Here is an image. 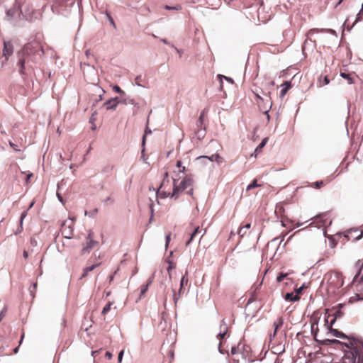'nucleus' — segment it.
I'll return each instance as SVG.
<instances>
[{"label": "nucleus", "instance_id": "obj_1", "mask_svg": "<svg viewBox=\"0 0 363 363\" xmlns=\"http://www.w3.org/2000/svg\"><path fill=\"white\" fill-rule=\"evenodd\" d=\"M43 55V48L41 43L36 40L26 43L16 52V68L24 82L31 77L34 72L33 65Z\"/></svg>", "mask_w": 363, "mask_h": 363}, {"label": "nucleus", "instance_id": "obj_2", "mask_svg": "<svg viewBox=\"0 0 363 363\" xmlns=\"http://www.w3.org/2000/svg\"><path fill=\"white\" fill-rule=\"evenodd\" d=\"M348 342L340 345L349 349L351 352V363H363V340L356 337L354 335H349Z\"/></svg>", "mask_w": 363, "mask_h": 363}, {"label": "nucleus", "instance_id": "obj_3", "mask_svg": "<svg viewBox=\"0 0 363 363\" xmlns=\"http://www.w3.org/2000/svg\"><path fill=\"white\" fill-rule=\"evenodd\" d=\"M22 6V0H15V3L13 7L11 8L10 9L6 10V18L8 21H11L16 18H26V16L23 13Z\"/></svg>", "mask_w": 363, "mask_h": 363}, {"label": "nucleus", "instance_id": "obj_4", "mask_svg": "<svg viewBox=\"0 0 363 363\" xmlns=\"http://www.w3.org/2000/svg\"><path fill=\"white\" fill-rule=\"evenodd\" d=\"M357 269L356 274L354 275L352 282L357 283V290H363V259H359L354 265Z\"/></svg>", "mask_w": 363, "mask_h": 363}, {"label": "nucleus", "instance_id": "obj_5", "mask_svg": "<svg viewBox=\"0 0 363 363\" xmlns=\"http://www.w3.org/2000/svg\"><path fill=\"white\" fill-rule=\"evenodd\" d=\"M13 52V45L11 41H4V48H3V56L5 57V60L2 62V66H4V63L9 60V58L11 55H12Z\"/></svg>", "mask_w": 363, "mask_h": 363}, {"label": "nucleus", "instance_id": "obj_6", "mask_svg": "<svg viewBox=\"0 0 363 363\" xmlns=\"http://www.w3.org/2000/svg\"><path fill=\"white\" fill-rule=\"evenodd\" d=\"M345 236L348 239L353 238L354 240H359L363 237V231L358 228H351L345 233Z\"/></svg>", "mask_w": 363, "mask_h": 363}, {"label": "nucleus", "instance_id": "obj_7", "mask_svg": "<svg viewBox=\"0 0 363 363\" xmlns=\"http://www.w3.org/2000/svg\"><path fill=\"white\" fill-rule=\"evenodd\" d=\"M194 184L193 175L191 174H186L180 182V190H185L189 186H191Z\"/></svg>", "mask_w": 363, "mask_h": 363}, {"label": "nucleus", "instance_id": "obj_8", "mask_svg": "<svg viewBox=\"0 0 363 363\" xmlns=\"http://www.w3.org/2000/svg\"><path fill=\"white\" fill-rule=\"evenodd\" d=\"M258 106H259V110L261 111H262L263 113L267 116L268 120H269L270 116L269 114V111L272 106V101H271V97L269 98V101H267V103H265L264 101V103H262V104L260 102H259Z\"/></svg>", "mask_w": 363, "mask_h": 363}, {"label": "nucleus", "instance_id": "obj_9", "mask_svg": "<svg viewBox=\"0 0 363 363\" xmlns=\"http://www.w3.org/2000/svg\"><path fill=\"white\" fill-rule=\"evenodd\" d=\"M98 243V241H96L94 240H90L89 241H86V245L82 249V255L89 253L91 250H92Z\"/></svg>", "mask_w": 363, "mask_h": 363}, {"label": "nucleus", "instance_id": "obj_10", "mask_svg": "<svg viewBox=\"0 0 363 363\" xmlns=\"http://www.w3.org/2000/svg\"><path fill=\"white\" fill-rule=\"evenodd\" d=\"M197 160H208L210 162L216 161L218 163L222 162L223 158L218 154H213L211 156H199L196 158Z\"/></svg>", "mask_w": 363, "mask_h": 363}, {"label": "nucleus", "instance_id": "obj_11", "mask_svg": "<svg viewBox=\"0 0 363 363\" xmlns=\"http://www.w3.org/2000/svg\"><path fill=\"white\" fill-rule=\"evenodd\" d=\"M314 219L315 220H318L319 223H322L325 226H326L327 225H330L332 223V221L328 220V213H319L315 216Z\"/></svg>", "mask_w": 363, "mask_h": 363}, {"label": "nucleus", "instance_id": "obj_12", "mask_svg": "<svg viewBox=\"0 0 363 363\" xmlns=\"http://www.w3.org/2000/svg\"><path fill=\"white\" fill-rule=\"evenodd\" d=\"M173 179V191L170 195V198L177 199L181 192L184 190H180V184L177 185L178 179L172 178Z\"/></svg>", "mask_w": 363, "mask_h": 363}, {"label": "nucleus", "instance_id": "obj_13", "mask_svg": "<svg viewBox=\"0 0 363 363\" xmlns=\"http://www.w3.org/2000/svg\"><path fill=\"white\" fill-rule=\"evenodd\" d=\"M252 92L255 94L256 98L259 100V102L264 103V99L261 96L260 94H264L269 98H270L271 92L268 91L267 93H264V91L259 88L256 87L255 90H252Z\"/></svg>", "mask_w": 363, "mask_h": 363}, {"label": "nucleus", "instance_id": "obj_14", "mask_svg": "<svg viewBox=\"0 0 363 363\" xmlns=\"http://www.w3.org/2000/svg\"><path fill=\"white\" fill-rule=\"evenodd\" d=\"M281 86L282 87V89L280 91V98L283 99L288 92V91L292 87L291 82L286 80L282 83Z\"/></svg>", "mask_w": 363, "mask_h": 363}, {"label": "nucleus", "instance_id": "obj_15", "mask_svg": "<svg viewBox=\"0 0 363 363\" xmlns=\"http://www.w3.org/2000/svg\"><path fill=\"white\" fill-rule=\"evenodd\" d=\"M121 104L125 105H137V103H135V100L133 99H131L129 96H128L125 92H124L123 94L121 95Z\"/></svg>", "mask_w": 363, "mask_h": 363}, {"label": "nucleus", "instance_id": "obj_16", "mask_svg": "<svg viewBox=\"0 0 363 363\" xmlns=\"http://www.w3.org/2000/svg\"><path fill=\"white\" fill-rule=\"evenodd\" d=\"M201 229L200 228V227L199 226L196 227L194 228V230H193V232L190 234L189 239L186 240V246L189 245L193 242L194 238L196 237L199 236V235L201 233Z\"/></svg>", "mask_w": 363, "mask_h": 363}, {"label": "nucleus", "instance_id": "obj_17", "mask_svg": "<svg viewBox=\"0 0 363 363\" xmlns=\"http://www.w3.org/2000/svg\"><path fill=\"white\" fill-rule=\"evenodd\" d=\"M284 298L290 302H296L299 301V296L295 294V292H288L284 296Z\"/></svg>", "mask_w": 363, "mask_h": 363}, {"label": "nucleus", "instance_id": "obj_18", "mask_svg": "<svg viewBox=\"0 0 363 363\" xmlns=\"http://www.w3.org/2000/svg\"><path fill=\"white\" fill-rule=\"evenodd\" d=\"M103 106L108 111L115 110L118 106V102H114L113 99H111V98L103 104Z\"/></svg>", "mask_w": 363, "mask_h": 363}, {"label": "nucleus", "instance_id": "obj_19", "mask_svg": "<svg viewBox=\"0 0 363 363\" xmlns=\"http://www.w3.org/2000/svg\"><path fill=\"white\" fill-rule=\"evenodd\" d=\"M284 212H285V209L283 206L282 204L281 203H277L276 205V208H275V211H274V213L276 215V216L277 217V218H284Z\"/></svg>", "mask_w": 363, "mask_h": 363}, {"label": "nucleus", "instance_id": "obj_20", "mask_svg": "<svg viewBox=\"0 0 363 363\" xmlns=\"http://www.w3.org/2000/svg\"><path fill=\"white\" fill-rule=\"evenodd\" d=\"M330 333L335 337L341 338V339H346L349 338V335L345 334L343 332L340 331L337 329L331 328L329 330Z\"/></svg>", "mask_w": 363, "mask_h": 363}, {"label": "nucleus", "instance_id": "obj_21", "mask_svg": "<svg viewBox=\"0 0 363 363\" xmlns=\"http://www.w3.org/2000/svg\"><path fill=\"white\" fill-rule=\"evenodd\" d=\"M328 311H329L328 309H325V314H327ZM330 316H331L330 315H325V325L327 326L328 330L333 328V325L335 324V323L337 320V319L335 318L334 317H333L331 320H329V318Z\"/></svg>", "mask_w": 363, "mask_h": 363}, {"label": "nucleus", "instance_id": "obj_22", "mask_svg": "<svg viewBox=\"0 0 363 363\" xmlns=\"http://www.w3.org/2000/svg\"><path fill=\"white\" fill-rule=\"evenodd\" d=\"M100 265V263L99 264H92L91 266H89V267H86L83 270V273L81 275L80 277V279H83V278H85L87 275H88V273L93 271L94 269H96L97 267H99Z\"/></svg>", "mask_w": 363, "mask_h": 363}, {"label": "nucleus", "instance_id": "obj_23", "mask_svg": "<svg viewBox=\"0 0 363 363\" xmlns=\"http://www.w3.org/2000/svg\"><path fill=\"white\" fill-rule=\"evenodd\" d=\"M229 327L225 326V328L220 329V333L216 335V337L222 342L225 338L227 334H228Z\"/></svg>", "mask_w": 363, "mask_h": 363}, {"label": "nucleus", "instance_id": "obj_24", "mask_svg": "<svg viewBox=\"0 0 363 363\" xmlns=\"http://www.w3.org/2000/svg\"><path fill=\"white\" fill-rule=\"evenodd\" d=\"M188 277H187V272H186V274L182 276V277L181 278V280H180V286H179V294H181L182 293H184L183 291V289L184 288V286L187 285L188 284Z\"/></svg>", "mask_w": 363, "mask_h": 363}, {"label": "nucleus", "instance_id": "obj_25", "mask_svg": "<svg viewBox=\"0 0 363 363\" xmlns=\"http://www.w3.org/2000/svg\"><path fill=\"white\" fill-rule=\"evenodd\" d=\"M147 124H148V121H147ZM151 133H152V130L149 128L148 125H147L146 127H145V131H144V134H143V135L142 137L141 146L143 147H144V146H145V145H146L147 135H150Z\"/></svg>", "mask_w": 363, "mask_h": 363}, {"label": "nucleus", "instance_id": "obj_26", "mask_svg": "<svg viewBox=\"0 0 363 363\" xmlns=\"http://www.w3.org/2000/svg\"><path fill=\"white\" fill-rule=\"evenodd\" d=\"M147 82V80L145 77H143L142 75H138L135 79V83L137 86H141V87H146L145 83Z\"/></svg>", "mask_w": 363, "mask_h": 363}, {"label": "nucleus", "instance_id": "obj_27", "mask_svg": "<svg viewBox=\"0 0 363 363\" xmlns=\"http://www.w3.org/2000/svg\"><path fill=\"white\" fill-rule=\"evenodd\" d=\"M363 21V2H362V7H361V9L360 11H359V13L357 14V16H356V18H355V21L353 23L352 26L351 27H348L347 28V30L348 31H350L351 29L352 28V27L354 26V24L358 22V21Z\"/></svg>", "mask_w": 363, "mask_h": 363}, {"label": "nucleus", "instance_id": "obj_28", "mask_svg": "<svg viewBox=\"0 0 363 363\" xmlns=\"http://www.w3.org/2000/svg\"><path fill=\"white\" fill-rule=\"evenodd\" d=\"M26 215H27V213L26 211H23L21 213V215L20 216V220H19V225L17 228L16 231L15 232L16 235H17L23 231V219L26 218Z\"/></svg>", "mask_w": 363, "mask_h": 363}, {"label": "nucleus", "instance_id": "obj_29", "mask_svg": "<svg viewBox=\"0 0 363 363\" xmlns=\"http://www.w3.org/2000/svg\"><path fill=\"white\" fill-rule=\"evenodd\" d=\"M206 127L203 128H198V130L195 131V135L196 136L197 139L201 140H202L205 135H206Z\"/></svg>", "mask_w": 363, "mask_h": 363}, {"label": "nucleus", "instance_id": "obj_30", "mask_svg": "<svg viewBox=\"0 0 363 363\" xmlns=\"http://www.w3.org/2000/svg\"><path fill=\"white\" fill-rule=\"evenodd\" d=\"M284 324V319L282 317H279L277 320L274 323L273 326L275 330V333L282 327Z\"/></svg>", "mask_w": 363, "mask_h": 363}, {"label": "nucleus", "instance_id": "obj_31", "mask_svg": "<svg viewBox=\"0 0 363 363\" xmlns=\"http://www.w3.org/2000/svg\"><path fill=\"white\" fill-rule=\"evenodd\" d=\"M204 118H205V111L201 112L198 120L196 121V126L197 128H203L204 124Z\"/></svg>", "mask_w": 363, "mask_h": 363}, {"label": "nucleus", "instance_id": "obj_32", "mask_svg": "<svg viewBox=\"0 0 363 363\" xmlns=\"http://www.w3.org/2000/svg\"><path fill=\"white\" fill-rule=\"evenodd\" d=\"M166 262L168 264L167 271L169 273V277L171 278V271L176 267V264L172 260H171L169 257L166 259Z\"/></svg>", "mask_w": 363, "mask_h": 363}, {"label": "nucleus", "instance_id": "obj_33", "mask_svg": "<svg viewBox=\"0 0 363 363\" xmlns=\"http://www.w3.org/2000/svg\"><path fill=\"white\" fill-rule=\"evenodd\" d=\"M340 77H342L343 79H346L348 81V84H354V79L352 77H351V74L350 73H347L345 72H340Z\"/></svg>", "mask_w": 363, "mask_h": 363}, {"label": "nucleus", "instance_id": "obj_34", "mask_svg": "<svg viewBox=\"0 0 363 363\" xmlns=\"http://www.w3.org/2000/svg\"><path fill=\"white\" fill-rule=\"evenodd\" d=\"M171 194L168 193L165 191H160V189H157L156 191V197L157 199L160 197V199H166L167 197H170Z\"/></svg>", "mask_w": 363, "mask_h": 363}, {"label": "nucleus", "instance_id": "obj_35", "mask_svg": "<svg viewBox=\"0 0 363 363\" xmlns=\"http://www.w3.org/2000/svg\"><path fill=\"white\" fill-rule=\"evenodd\" d=\"M319 313L318 311H315L313 312V313L312 314V316H311V323L313 324V325H316V329L317 330H318V321H319Z\"/></svg>", "mask_w": 363, "mask_h": 363}, {"label": "nucleus", "instance_id": "obj_36", "mask_svg": "<svg viewBox=\"0 0 363 363\" xmlns=\"http://www.w3.org/2000/svg\"><path fill=\"white\" fill-rule=\"evenodd\" d=\"M307 288V285L306 283H303L301 286L296 287L294 289V292L296 295L299 296V299L301 298V296L303 291Z\"/></svg>", "mask_w": 363, "mask_h": 363}, {"label": "nucleus", "instance_id": "obj_37", "mask_svg": "<svg viewBox=\"0 0 363 363\" xmlns=\"http://www.w3.org/2000/svg\"><path fill=\"white\" fill-rule=\"evenodd\" d=\"M268 142V138H264L262 140L261 143L255 148L256 152H261L263 147L266 145Z\"/></svg>", "mask_w": 363, "mask_h": 363}, {"label": "nucleus", "instance_id": "obj_38", "mask_svg": "<svg viewBox=\"0 0 363 363\" xmlns=\"http://www.w3.org/2000/svg\"><path fill=\"white\" fill-rule=\"evenodd\" d=\"M251 223H246L245 225H243L242 228H240L238 230V235L240 237H243L244 235L246 233V230L250 228Z\"/></svg>", "mask_w": 363, "mask_h": 363}, {"label": "nucleus", "instance_id": "obj_39", "mask_svg": "<svg viewBox=\"0 0 363 363\" xmlns=\"http://www.w3.org/2000/svg\"><path fill=\"white\" fill-rule=\"evenodd\" d=\"M260 184H257V179H254L251 183L247 186L246 191H248L251 189H255L260 186Z\"/></svg>", "mask_w": 363, "mask_h": 363}, {"label": "nucleus", "instance_id": "obj_40", "mask_svg": "<svg viewBox=\"0 0 363 363\" xmlns=\"http://www.w3.org/2000/svg\"><path fill=\"white\" fill-rule=\"evenodd\" d=\"M182 6L180 4H176L174 6L165 5L164 9L168 11H180L182 10Z\"/></svg>", "mask_w": 363, "mask_h": 363}, {"label": "nucleus", "instance_id": "obj_41", "mask_svg": "<svg viewBox=\"0 0 363 363\" xmlns=\"http://www.w3.org/2000/svg\"><path fill=\"white\" fill-rule=\"evenodd\" d=\"M148 287H149L148 284H145L141 286V290H140V293L139 295L140 299H141L145 296V293L148 290Z\"/></svg>", "mask_w": 363, "mask_h": 363}, {"label": "nucleus", "instance_id": "obj_42", "mask_svg": "<svg viewBox=\"0 0 363 363\" xmlns=\"http://www.w3.org/2000/svg\"><path fill=\"white\" fill-rule=\"evenodd\" d=\"M112 89L114 92L119 94L120 95H122L124 94V91L121 89V88L118 85H113L112 87Z\"/></svg>", "mask_w": 363, "mask_h": 363}, {"label": "nucleus", "instance_id": "obj_43", "mask_svg": "<svg viewBox=\"0 0 363 363\" xmlns=\"http://www.w3.org/2000/svg\"><path fill=\"white\" fill-rule=\"evenodd\" d=\"M324 184V182L322 180H320V181H316L314 183L312 184V186L314 187L315 189H320L321 188Z\"/></svg>", "mask_w": 363, "mask_h": 363}, {"label": "nucleus", "instance_id": "obj_44", "mask_svg": "<svg viewBox=\"0 0 363 363\" xmlns=\"http://www.w3.org/2000/svg\"><path fill=\"white\" fill-rule=\"evenodd\" d=\"M62 181L61 182V183H59L57 184V196L59 199V201L62 203L64 204V200H63V198L62 196V195L60 194V193L59 192V189H60V186L62 185Z\"/></svg>", "mask_w": 363, "mask_h": 363}, {"label": "nucleus", "instance_id": "obj_45", "mask_svg": "<svg viewBox=\"0 0 363 363\" xmlns=\"http://www.w3.org/2000/svg\"><path fill=\"white\" fill-rule=\"evenodd\" d=\"M343 315H344V313L341 310L337 309L335 311V312L334 313V314L333 315V316L335 318L337 319V318H342L343 316Z\"/></svg>", "mask_w": 363, "mask_h": 363}, {"label": "nucleus", "instance_id": "obj_46", "mask_svg": "<svg viewBox=\"0 0 363 363\" xmlns=\"http://www.w3.org/2000/svg\"><path fill=\"white\" fill-rule=\"evenodd\" d=\"M112 305V303L111 302H108L103 308L102 311H101V313L103 315H105L111 309V306Z\"/></svg>", "mask_w": 363, "mask_h": 363}, {"label": "nucleus", "instance_id": "obj_47", "mask_svg": "<svg viewBox=\"0 0 363 363\" xmlns=\"http://www.w3.org/2000/svg\"><path fill=\"white\" fill-rule=\"evenodd\" d=\"M318 80L320 84L323 82L324 85H328L330 83V79L328 76H324L323 79L322 77H320Z\"/></svg>", "mask_w": 363, "mask_h": 363}, {"label": "nucleus", "instance_id": "obj_48", "mask_svg": "<svg viewBox=\"0 0 363 363\" xmlns=\"http://www.w3.org/2000/svg\"><path fill=\"white\" fill-rule=\"evenodd\" d=\"M37 289V283H33L29 288L30 294L34 297L35 291Z\"/></svg>", "mask_w": 363, "mask_h": 363}, {"label": "nucleus", "instance_id": "obj_49", "mask_svg": "<svg viewBox=\"0 0 363 363\" xmlns=\"http://www.w3.org/2000/svg\"><path fill=\"white\" fill-rule=\"evenodd\" d=\"M287 277V274L285 273H279L277 277V282H281L286 277Z\"/></svg>", "mask_w": 363, "mask_h": 363}, {"label": "nucleus", "instance_id": "obj_50", "mask_svg": "<svg viewBox=\"0 0 363 363\" xmlns=\"http://www.w3.org/2000/svg\"><path fill=\"white\" fill-rule=\"evenodd\" d=\"M223 75L220 74H218L217 75V77H218V79H219V82H220V85H219V88H218L219 91H222L223 89Z\"/></svg>", "mask_w": 363, "mask_h": 363}, {"label": "nucleus", "instance_id": "obj_51", "mask_svg": "<svg viewBox=\"0 0 363 363\" xmlns=\"http://www.w3.org/2000/svg\"><path fill=\"white\" fill-rule=\"evenodd\" d=\"M113 165H107L104 168L103 172L107 174H110L111 173V171L113 170Z\"/></svg>", "mask_w": 363, "mask_h": 363}, {"label": "nucleus", "instance_id": "obj_52", "mask_svg": "<svg viewBox=\"0 0 363 363\" xmlns=\"http://www.w3.org/2000/svg\"><path fill=\"white\" fill-rule=\"evenodd\" d=\"M98 208H94L91 212L88 213L86 211H85V215H89L90 217L94 218L98 213Z\"/></svg>", "mask_w": 363, "mask_h": 363}, {"label": "nucleus", "instance_id": "obj_53", "mask_svg": "<svg viewBox=\"0 0 363 363\" xmlns=\"http://www.w3.org/2000/svg\"><path fill=\"white\" fill-rule=\"evenodd\" d=\"M361 299H362L361 296L359 294H356L355 296H352V297L350 298L349 302L350 303H353L355 301H359V300H361Z\"/></svg>", "mask_w": 363, "mask_h": 363}, {"label": "nucleus", "instance_id": "obj_54", "mask_svg": "<svg viewBox=\"0 0 363 363\" xmlns=\"http://www.w3.org/2000/svg\"><path fill=\"white\" fill-rule=\"evenodd\" d=\"M172 291H173V301H174V305L177 306V302L179 299L180 294H179V295H177L175 293V291L174 289Z\"/></svg>", "mask_w": 363, "mask_h": 363}, {"label": "nucleus", "instance_id": "obj_55", "mask_svg": "<svg viewBox=\"0 0 363 363\" xmlns=\"http://www.w3.org/2000/svg\"><path fill=\"white\" fill-rule=\"evenodd\" d=\"M6 311H7V308L6 306H4V307L2 308V310L0 312V322L6 315Z\"/></svg>", "mask_w": 363, "mask_h": 363}, {"label": "nucleus", "instance_id": "obj_56", "mask_svg": "<svg viewBox=\"0 0 363 363\" xmlns=\"http://www.w3.org/2000/svg\"><path fill=\"white\" fill-rule=\"evenodd\" d=\"M315 326L313 324L311 323V334L313 335L314 339L316 340L317 333L318 330L317 329H315Z\"/></svg>", "mask_w": 363, "mask_h": 363}, {"label": "nucleus", "instance_id": "obj_57", "mask_svg": "<svg viewBox=\"0 0 363 363\" xmlns=\"http://www.w3.org/2000/svg\"><path fill=\"white\" fill-rule=\"evenodd\" d=\"M315 326L313 324L311 323V334L313 335L314 339L316 340L317 333L318 330L317 329H315Z\"/></svg>", "mask_w": 363, "mask_h": 363}, {"label": "nucleus", "instance_id": "obj_58", "mask_svg": "<svg viewBox=\"0 0 363 363\" xmlns=\"http://www.w3.org/2000/svg\"><path fill=\"white\" fill-rule=\"evenodd\" d=\"M255 300H256V295L253 293L250 296V297L248 298V301H247V306H248L249 304H250L251 303H252Z\"/></svg>", "mask_w": 363, "mask_h": 363}, {"label": "nucleus", "instance_id": "obj_59", "mask_svg": "<svg viewBox=\"0 0 363 363\" xmlns=\"http://www.w3.org/2000/svg\"><path fill=\"white\" fill-rule=\"evenodd\" d=\"M123 354H124V350H122L119 352V353L118 354V363H121Z\"/></svg>", "mask_w": 363, "mask_h": 363}, {"label": "nucleus", "instance_id": "obj_60", "mask_svg": "<svg viewBox=\"0 0 363 363\" xmlns=\"http://www.w3.org/2000/svg\"><path fill=\"white\" fill-rule=\"evenodd\" d=\"M238 345H240V344ZM238 347L239 346H238V347L233 346V347H231L230 352H231V354L233 355H235V354H238Z\"/></svg>", "mask_w": 363, "mask_h": 363}, {"label": "nucleus", "instance_id": "obj_61", "mask_svg": "<svg viewBox=\"0 0 363 363\" xmlns=\"http://www.w3.org/2000/svg\"><path fill=\"white\" fill-rule=\"evenodd\" d=\"M161 42H162L163 43L166 44V45H168L169 46H171L172 48H174V45L171 43L169 41L167 40V39L166 38H162L160 39Z\"/></svg>", "mask_w": 363, "mask_h": 363}, {"label": "nucleus", "instance_id": "obj_62", "mask_svg": "<svg viewBox=\"0 0 363 363\" xmlns=\"http://www.w3.org/2000/svg\"><path fill=\"white\" fill-rule=\"evenodd\" d=\"M170 240H171V235L168 234V235H167L165 236V246H166V247H168Z\"/></svg>", "mask_w": 363, "mask_h": 363}, {"label": "nucleus", "instance_id": "obj_63", "mask_svg": "<svg viewBox=\"0 0 363 363\" xmlns=\"http://www.w3.org/2000/svg\"><path fill=\"white\" fill-rule=\"evenodd\" d=\"M9 145L16 152H19L21 151V150L18 149L17 148V145H16L15 143H13V142L11 141H9Z\"/></svg>", "mask_w": 363, "mask_h": 363}, {"label": "nucleus", "instance_id": "obj_64", "mask_svg": "<svg viewBox=\"0 0 363 363\" xmlns=\"http://www.w3.org/2000/svg\"><path fill=\"white\" fill-rule=\"evenodd\" d=\"M93 234H94V233L91 230H89L87 236L86 237V240L89 241L90 240H94L93 239Z\"/></svg>", "mask_w": 363, "mask_h": 363}]
</instances>
